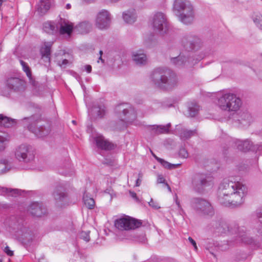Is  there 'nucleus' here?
Here are the masks:
<instances>
[{
    "mask_svg": "<svg viewBox=\"0 0 262 262\" xmlns=\"http://www.w3.org/2000/svg\"><path fill=\"white\" fill-rule=\"evenodd\" d=\"M157 183H163L165 184V180L162 174H159L157 178Z\"/></svg>",
    "mask_w": 262,
    "mask_h": 262,
    "instance_id": "49",
    "label": "nucleus"
},
{
    "mask_svg": "<svg viewBox=\"0 0 262 262\" xmlns=\"http://www.w3.org/2000/svg\"><path fill=\"white\" fill-rule=\"evenodd\" d=\"M4 251L8 256H12L14 254L13 251H11L8 246H6L5 248Z\"/></svg>",
    "mask_w": 262,
    "mask_h": 262,
    "instance_id": "50",
    "label": "nucleus"
},
{
    "mask_svg": "<svg viewBox=\"0 0 262 262\" xmlns=\"http://www.w3.org/2000/svg\"><path fill=\"white\" fill-rule=\"evenodd\" d=\"M73 57L72 53H69L67 52V64H68L69 63H71L73 61Z\"/></svg>",
    "mask_w": 262,
    "mask_h": 262,
    "instance_id": "48",
    "label": "nucleus"
},
{
    "mask_svg": "<svg viewBox=\"0 0 262 262\" xmlns=\"http://www.w3.org/2000/svg\"><path fill=\"white\" fill-rule=\"evenodd\" d=\"M141 223L128 216H125L117 219L115 222V226L120 230H129L138 228Z\"/></svg>",
    "mask_w": 262,
    "mask_h": 262,
    "instance_id": "13",
    "label": "nucleus"
},
{
    "mask_svg": "<svg viewBox=\"0 0 262 262\" xmlns=\"http://www.w3.org/2000/svg\"><path fill=\"white\" fill-rule=\"evenodd\" d=\"M92 112L94 114H96L98 118H102L105 114V107L103 105L95 106L92 108Z\"/></svg>",
    "mask_w": 262,
    "mask_h": 262,
    "instance_id": "37",
    "label": "nucleus"
},
{
    "mask_svg": "<svg viewBox=\"0 0 262 262\" xmlns=\"http://www.w3.org/2000/svg\"><path fill=\"white\" fill-rule=\"evenodd\" d=\"M152 152V156L154 157V158L156 159V158H158L157 156H156Z\"/></svg>",
    "mask_w": 262,
    "mask_h": 262,
    "instance_id": "63",
    "label": "nucleus"
},
{
    "mask_svg": "<svg viewBox=\"0 0 262 262\" xmlns=\"http://www.w3.org/2000/svg\"><path fill=\"white\" fill-rule=\"evenodd\" d=\"M7 86L15 92L23 91L25 89V82L16 77H10L7 80Z\"/></svg>",
    "mask_w": 262,
    "mask_h": 262,
    "instance_id": "19",
    "label": "nucleus"
},
{
    "mask_svg": "<svg viewBox=\"0 0 262 262\" xmlns=\"http://www.w3.org/2000/svg\"><path fill=\"white\" fill-rule=\"evenodd\" d=\"M191 207L199 214L212 216L214 210L210 202L202 198H193L190 201Z\"/></svg>",
    "mask_w": 262,
    "mask_h": 262,
    "instance_id": "6",
    "label": "nucleus"
},
{
    "mask_svg": "<svg viewBox=\"0 0 262 262\" xmlns=\"http://www.w3.org/2000/svg\"><path fill=\"white\" fill-rule=\"evenodd\" d=\"M175 202H176V203L177 205L178 208L180 209V210L181 211L183 212V210L180 205V202L178 200V196L177 195H176V196H175Z\"/></svg>",
    "mask_w": 262,
    "mask_h": 262,
    "instance_id": "53",
    "label": "nucleus"
},
{
    "mask_svg": "<svg viewBox=\"0 0 262 262\" xmlns=\"http://www.w3.org/2000/svg\"><path fill=\"white\" fill-rule=\"evenodd\" d=\"M15 158L20 162L29 163L34 158V154L30 146L21 144L16 148Z\"/></svg>",
    "mask_w": 262,
    "mask_h": 262,
    "instance_id": "12",
    "label": "nucleus"
},
{
    "mask_svg": "<svg viewBox=\"0 0 262 262\" xmlns=\"http://www.w3.org/2000/svg\"><path fill=\"white\" fill-rule=\"evenodd\" d=\"M156 160H157V161H158L159 163H160L164 167H165L167 169H175L180 165V164H171L160 158H156Z\"/></svg>",
    "mask_w": 262,
    "mask_h": 262,
    "instance_id": "38",
    "label": "nucleus"
},
{
    "mask_svg": "<svg viewBox=\"0 0 262 262\" xmlns=\"http://www.w3.org/2000/svg\"><path fill=\"white\" fill-rule=\"evenodd\" d=\"M30 213L34 216L41 217L46 213V209L42 203L34 202L32 203L29 209Z\"/></svg>",
    "mask_w": 262,
    "mask_h": 262,
    "instance_id": "20",
    "label": "nucleus"
},
{
    "mask_svg": "<svg viewBox=\"0 0 262 262\" xmlns=\"http://www.w3.org/2000/svg\"><path fill=\"white\" fill-rule=\"evenodd\" d=\"M59 173H60V174H62V175H63V176H64V175L65 174V173H66V172H65V171H64V170H62V171H60L59 170Z\"/></svg>",
    "mask_w": 262,
    "mask_h": 262,
    "instance_id": "60",
    "label": "nucleus"
},
{
    "mask_svg": "<svg viewBox=\"0 0 262 262\" xmlns=\"http://www.w3.org/2000/svg\"><path fill=\"white\" fill-rule=\"evenodd\" d=\"M91 29L92 25L88 21L81 22L75 26L73 23L67 20V40L71 37L73 32L77 34H86Z\"/></svg>",
    "mask_w": 262,
    "mask_h": 262,
    "instance_id": "11",
    "label": "nucleus"
},
{
    "mask_svg": "<svg viewBox=\"0 0 262 262\" xmlns=\"http://www.w3.org/2000/svg\"><path fill=\"white\" fill-rule=\"evenodd\" d=\"M141 180L140 179H138L136 180V186H139L140 185V184H141Z\"/></svg>",
    "mask_w": 262,
    "mask_h": 262,
    "instance_id": "55",
    "label": "nucleus"
},
{
    "mask_svg": "<svg viewBox=\"0 0 262 262\" xmlns=\"http://www.w3.org/2000/svg\"><path fill=\"white\" fill-rule=\"evenodd\" d=\"M53 0H40L37 5V11L40 15L45 14L50 9Z\"/></svg>",
    "mask_w": 262,
    "mask_h": 262,
    "instance_id": "27",
    "label": "nucleus"
},
{
    "mask_svg": "<svg viewBox=\"0 0 262 262\" xmlns=\"http://www.w3.org/2000/svg\"><path fill=\"white\" fill-rule=\"evenodd\" d=\"M59 64L60 65V67H62V66H64V64H66V59H63L62 61V63L61 64L59 63Z\"/></svg>",
    "mask_w": 262,
    "mask_h": 262,
    "instance_id": "58",
    "label": "nucleus"
},
{
    "mask_svg": "<svg viewBox=\"0 0 262 262\" xmlns=\"http://www.w3.org/2000/svg\"><path fill=\"white\" fill-rule=\"evenodd\" d=\"M108 1L110 2H111V3H117V2H118L120 1V0H108Z\"/></svg>",
    "mask_w": 262,
    "mask_h": 262,
    "instance_id": "59",
    "label": "nucleus"
},
{
    "mask_svg": "<svg viewBox=\"0 0 262 262\" xmlns=\"http://www.w3.org/2000/svg\"><path fill=\"white\" fill-rule=\"evenodd\" d=\"M233 178L225 179L220 184L218 190L219 202L226 206L238 207L244 202L247 193V187Z\"/></svg>",
    "mask_w": 262,
    "mask_h": 262,
    "instance_id": "1",
    "label": "nucleus"
},
{
    "mask_svg": "<svg viewBox=\"0 0 262 262\" xmlns=\"http://www.w3.org/2000/svg\"><path fill=\"white\" fill-rule=\"evenodd\" d=\"M21 219H18L17 223L14 224V226H16L18 229L17 235L20 236L24 242L30 243L32 241L35 236V233L30 230L28 228L24 226L22 224Z\"/></svg>",
    "mask_w": 262,
    "mask_h": 262,
    "instance_id": "16",
    "label": "nucleus"
},
{
    "mask_svg": "<svg viewBox=\"0 0 262 262\" xmlns=\"http://www.w3.org/2000/svg\"><path fill=\"white\" fill-rule=\"evenodd\" d=\"M24 120H26L28 123L27 125L28 130L38 138H43L49 135L51 129L49 126L46 127L40 125L39 127H36L37 123L40 120L38 115H33L29 118H25Z\"/></svg>",
    "mask_w": 262,
    "mask_h": 262,
    "instance_id": "8",
    "label": "nucleus"
},
{
    "mask_svg": "<svg viewBox=\"0 0 262 262\" xmlns=\"http://www.w3.org/2000/svg\"><path fill=\"white\" fill-rule=\"evenodd\" d=\"M200 110V106L196 103H191L188 106V116L191 117H195Z\"/></svg>",
    "mask_w": 262,
    "mask_h": 262,
    "instance_id": "36",
    "label": "nucleus"
},
{
    "mask_svg": "<svg viewBox=\"0 0 262 262\" xmlns=\"http://www.w3.org/2000/svg\"><path fill=\"white\" fill-rule=\"evenodd\" d=\"M122 17L124 21L127 24L134 23L137 18L136 13L134 9H131L123 13Z\"/></svg>",
    "mask_w": 262,
    "mask_h": 262,
    "instance_id": "28",
    "label": "nucleus"
},
{
    "mask_svg": "<svg viewBox=\"0 0 262 262\" xmlns=\"http://www.w3.org/2000/svg\"><path fill=\"white\" fill-rule=\"evenodd\" d=\"M112 20L110 12L105 9L100 11L97 14L95 25L100 30H105L109 28Z\"/></svg>",
    "mask_w": 262,
    "mask_h": 262,
    "instance_id": "15",
    "label": "nucleus"
},
{
    "mask_svg": "<svg viewBox=\"0 0 262 262\" xmlns=\"http://www.w3.org/2000/svg\"><path fill=\"white\" fill-rule=\"evenodd\" d=\"M134 240L136 242L145 243L146 242V237L144 233H137L134 236Z\"/></svg>",
    "mask_w": 262,
    "mask_h": 262,
    "instance_id": "42",
    "label": "nucleus"
},
{
    "mask_svg": "<svg viewBox=\"0 0 262 262\" xmlns=\"http://www.w3.org/2000/svg\"><path fill=\"white\" fill-rule=\"evenodd\" d=\"M211 226L213 231L217 234H235L233 240L224 242L220 245V249L222 251L228 249L229 246L242 243L252 244L254 242V239L248 235L245 227H239L235 222L227 223L222 220L213 221L211 223Z\"/></svg>",
    "mask_w": 262,
    "mask_h": 262,
    "instance_id": "2",
    "label": "nucleus"
},
{
    "mask_svg": "<svg viewBox=\"0 0 262 262\" xmlns=\"http://www.w3.org/2000/svg\"><path fill=\"white\" fill-rule=\"evenodd\" d=\"M237 121L242 127L249 126L252 121V118L251 114L247 112L241 113L239 115Z\"/></svg>",
    "mask_w": 262,
    "mask_h": 262,
    "instance_id": "25",
    "label": "nucleus"
},
{
    "mask_svg": "<svg viewBox=\"0 0 262 262\" xmlns=\"http://www.w3.org/2000/svg\"><path fill=\"white\" fill-rule=\"evenodd\" d=\"M129 193L130 196L132 198H133L134 199H135L137 202H139V200L138 198V197L137 196V194H136V193L135 192L132 191H129Z\"/></svg>",
    "mask_w": 262,
    "mask_h": 262,
    "instance_id": "51",
    "label": "nucleus"
},
{
    "mask_svg": "<svg viewBox=\"0 0 262 262\" xmlns=\"http://www.w3.org/2000/svg\"><path fill=\"white\" fill-rule=\"evenodd\" d=\"M83 202L84 205L89 209H93L95 206L94 200L86 192H84L83 196Z\"/></svg>",
    "mask_w": 262,
    "mask_h": 262,
    "instance_id": "34",
    "label": "nucleus"
},
{
    "mask_svg": "<svg viewBox=\"0 0 262 262\" xmlns=\"http://www.w3.org/2000/svg\"><path fill=\"white\" fill-rule=\"evenodd\" d=\"M16 124V120L10 117L0 114V126L10 127Z\"/></svg>",
    "mask_w": 262,
    "mask_h": 262,
    "instance_id": "31",
    "label": "nucleus"
},
{
    "mask_svg": "<svg viewBox=\"0 0 262 262\" xmlns=\"http://www.w3.org/2000/svg\"><path fill=\"white\" fill-rule=\"evenodd\" d=\"M65 187L64 184L57 185L53 193V196L58 205L62 204L65 199Z\"/></svg>",
    "mask_w": 262,
    "mask_h": 262,
    "instance_id": "21",
    "label": "nucleus"
},
{
    "mask_svg": "<svg viewBox=\"0 0 262 262\" xmlns=\"http://www.w3.org/2000/svg\"><path fill=\"white\" fill-rule=\"evenodd\" d=\"M196 134V130H188L186 129H182L180 133V137L182 140H187L191 137L195 135Z\"/></svg>",
    "mask_w": 262,
    "mask_h": 262,
    "instance_id": "35",
    "label": "nucleus"
},
{
    "mask_svg": "<svg viewBox=\"0 0 262 262\" xmlns=\"http://www.w3.org/2000/svg\"><path fill=\"white\" fill-rule=\"evenodd\" d=\"M252 18L255 26L262 31V15L260 13H255Z\"/></svg>",
    "mask_w": 262,
    "mask_h": 262,
    "instance_id": "39",
    "label": "nucleus"
},
{
    "mask_svg": "<svg viewBox=\"0 0 262 262\" xmlns=\"http://www.w3.org/2000/svg\"><path fill=\"white\" fill-rule=\"evenodd\" d=\"M149 205L155 209H158L160 207L158 205V204L154 202L152 199H150V202H148Z\"/></svg>",
    "mask_w": 262,
    "mask_h": 262,
    "instance_id": "47",
    "label": "nucleus"
},
{
    "mask_svg": "<svg viewBox=\"0 0 262 262\" xmlns=\"http://www.w3.org/2000/svg\"><path fill=\"white\" fill-rule=\"evenodd\" d=\"M90 231H81L79 233V236L86 242H88L90 240Z\"/></svg>",
    "mask_w": 262,
    "mask_h": 262,
    "instance_id": "43",
    "label": "nucleus"
},
{
    "mask_svg": "<svg viewBox=\"0 0 262 262\" xmlns=\"http://www.w3.org/2000/svg\"><path fill=\"white\" fill-rule=\"evenodd\" d=\"M188 241L193 245L195 250H196L198 249V248L195 242L191 237H188Z\"/></svg>",
    "mask_w": 262,
    "mask_h": 262,
    "instance_id": "52",
    "label": "nucleus"
},
{
    "mask_svg": "<svg viewBox=\"0 0 262 262\" xmlns=\"http://www.w3.org/2000/svg\"><path fill=\"white\" fill-rule=\"evenodd\" d=\"M85 70L89 73L92 71V67L90 65H85L84 67Z\"/></svg>",
    "mask_w": 262,
    "mask_h": 262,
    "instance_id": "54",
    "label": "nucleus"
},
{
    "mask_svg": "<svg viewBox=\"0 0 262 262\" xmlns=\"http://www.w3.org/2000/svg\"><path fill=\"white\" fill-rule=\"evenodd\" d=\"M6 0H0V3H1L2 4V3L4 2H5Z\"/></svg>",
    "mask_w": 262,
    "mask_h": 262,
    "instance_id": "64",
    "label": "nucleus"
},
{
    "mask_svg": "<svg viewBox=\"0 0 262 262\" xmlns=\"http://www.w3.org/2000/svg\"><path fill=\"white\" fill-rule=\"evenodd\" d=\"M132 58L137 64L144 65L147 62L146 55L142 50H138L133 52Z\"/></svg>",
    "mask_w": 262,
    "mask_h": 262,
    "instance_id": "26",
    "label": "nucleus"
},
{
    "mask_svg": "<svg viewBox=\"0 0 262 262\" xmlns=\"http://www.w3.org/2000/svg\"><path fill=\"white\" fill-rule=\"evenodd\" d=\"M10 141V136L5 132L0 130V151H2L6 148Z\"/></svg>",
    "mask_w": 262,
    "mask_h": 262,
    "instance_id": "32",
    "label": "nucleus"
},
{
    "mask_svg": "<svg viewBox=\"0 0 262 262\" xmlns=\"http://www.w3.org/2000/svg\"><path fill=\"white\" fill-rule=\"evenodd\" d=\"M192 5L188 0H174L172 5V11L176 15Z\"/></svg>",
    "mask_w": 262,
    "mask_h": 262,
    "instance_id": "23",
    "label": "nucleus"
},
{
    "mask_svg": "<svg viewBox=\"0 0 262 262\" xmlns=\"http://www.w3.org/2000/svg\"><path fill=\"white\" fill-rule=\"evenodd\" d=\"M19 190L17 189H10L6 187L0 186V195H5L11 193L13 196L15 194L18 193Z\"/></svg>",
    "mask_w": 262,
    "mask_h": 262,
    "instance_id": "40",
    "label": "nucleus"
},
{
    "mask_svg": "<svg viewBox=\"0 0 262 262\" xmlns=\"http://www.w3.org/2000/svg\"><path fill=\"white\" fill-rule=\"evenodd\" d=\"M84 1L88 2V3H91L93 2L94 0H83Z\"/></svg>",
    "mask_w": 262,
    "mask_h": 262,
    "instance_id": "62",
    "label": "nucleus"
},
{
    "mask_svg": "<svg viewBox=\"0 0 262 262\" xmlns=\"http://www.w3.org/2000/svg\"><path fill=\"white\" fill-rule=\"evenodd\" d=\"M212 185V178L206 174L196 173L192 178V189L198 193H204L207 188Z\"/></svg>",
    "mask_w": 262,
    "mask_h": 262,
    "instance_id": "7",
    "label": "nucleus"
},
{
    "mask_svg": "<svg viewBox=\"0 0 262 262\" xmlns=\"http://www.w3.org/2000/svg\"><path fill=\"white\" fill-rule=\"evenodd\" d=\"M179 155L181 158H187L188 157V153L185 148L182 147L180 149Z\"/></svg>",
    "mask_w": 262,
    "mask_h": 262,
    "instance_id": "46",
    "label": "nucleus"
},
{
    "mask_svg": "<svg viewBox=\"0 0 262 262\" xmlns=\"http://www.w3.org/2000/svg\"><path fill=\"white\" fill-rule=\"evenodd\" d=\"M170 123H168L166 125H154L150 127L151 130L155 134L159 135L161 134H165L168 133L169 128L170 127Z\"/></svg>",
    "mask_w": 262,
    "mask_h": 262,
    "instance_id": "33",
    "label": "nucleus"
},
{
    "mask_svg": "<svg viewBox=\"0 0 262 262\" xmlns=\"http://www.w3.org/2000/svg\"><path fill=\"white\" fill-rule=\"evenodd\" d=\"M216 105L222 111L236 112L242 105L240 98L233 93H226L218 97Z\"/></svg>",
    "mask_w": 262,
    "mask_h": 262,
    "instance_id": "5",
    "label": "nucleus"
},
{
    "mask_svg": "<svg viewBox=\"0 0 262 262\" xmlns=\"http://www.w3.org/2000/svg\"><path fill=\"white\" fill-rule=\"evenodd\" d=\"M115 112L120 119L115 127L117 129H123L126 128L127 123L133 122L137 118L135 108L128 104L118 105L115 108Z\"/></svg>",
    "mask_w": 262,
    "mask_h": 262,
    "instance_id": "4",
    "label": "nucleus"
},
{
    "mask_svg": "<svg viewBox=\"0 0 262 262\" xmlns=\"http://www.w3.org/2000/svg\"><path fill=\"white\" fill-rule=\"evenodd\" d=\"M151 81L161 89L169 90L175 87L178 82L174 73L170 70L158 68L150 75Z\"/></svg>",
    "mask_w": 262,
    "mask_h": 262,
    "instance_id": "3",
    "label": "nucleus"
},
{
    "mask_svg": "<svg viewBox=\"0 0 262 262\" xmlns=\"http://www.w3.org/2000/svg\"><path fill=\"white\" fill-rule=\"evenodd\" d=\"M71 8V6L70 4H67V9H70Z\"/></svg>",
    "mask_w": 262,
    "mask_h": 262,
    "instance_id": "61",
    "label": "nucleus"
},
{
    "mask_svg": "<svg viewBox=\"0 0 262 262\" xmlns=\"http://www.w3.org/2000/svg\"><path fill=\"white\" fill-rule=\"evenodd\" d=\"M154 30L160 35L166 34L168 30V23L165 14L161 12H156L151 19Z\"/></svg>",
    "mask_w": 262,
    "mask_h": 262,
    "instance_id": "9",
    "label": "nucleus"
},
{
    "mask_svg": "<svg viewBox=\"0 0 262 262\" xmlns=\"http://www.w3.org/2000/svg\"><path fill=\"white\" fill-rule=\"evenodd\" d=\"M75 174V172L73 165H70L68 168L67 167V177L69 176L72 178Z\"/></svg>",
    "mask_w": 262,
    "mask_h": 262,
    "instance_id": "45",
    "label": "nucleus"
},
{
    "mask_svg": "<svg viewBox=\"0 0 262 262\" xmlns=\"http://www.w3.org/2000/svg\"><path fill=\"white\" fill-rule=\"evenodd\" d=\"M59 17V19L56 25L52 21L45 23L43 25V31L50 34H54L58 32L61 35L65 34L66 20L64 18L61 17V15Z\"/></svg>",
    "mask_w": 262,
    "mask_h": 262,
    "instance_id": "14",
    "label": "nucleus"
},
{
    "mask_svg": "<svg viewBox=\"0 0 262 262\" xmlns=\"http://www.w3.org/2000/svg\"><path fill=\"white\" fill-rule=\"evenodd\" d=\"M97 146L102 149L111 150L114 148V145L105 139L104 137L100 135H97L94 137Z\"/></svg>",
    "mask_w": 262,
    "mask_h": 262,
    "instance_id": "22",
    "label": "nucleus"
},
{
    "mask_svg": "<svg viewBox=\"0 0 262 262\" xmlns=\"http://www.w3.org/2000/svg\"><path fill=\"white\" fill-rule=\"evenodd\" d=\"M191 58L190 55L185 56L181 53L178 57H173L171 59V62L177 67L183 66H187L191 61Z\"/></svg>",
    "mask_w": 262,
    "mask_h": 262,
    "instance_id": "24",
    "label": "nucleus"
},
{
    "mask_svg": "<svg viewBox=\"0 0 262 262\" xmlns=\"http://www.w3.org/2000/svg\"><path fill=\"white\" fill-rule=\"evenodd\" d=\"M53 42H45L43 45L40 48L39 52L41 58L46 66H49L51 60V47Z\"/></svg>",
    "mask_w": 262,
    "mask_h": 262,
    "instance_id": "18",
    "label": "nucleus"
},
{
    "mask_svg": "<svg viewBox=\"0 0 262 262\" xmlns=\"http://www.w3.org/2000/svg\"><path fill=\"white\" fill-rule=\"evenodd\" d=\"M3 166H4V167L2 168V169L0 170V174L5 173L10 169V167L8 168V161L7 160H2L1 161L0 168Z\"/></svg>",
    "mask_w": 262,
    "mask_h": 262,
    "instance_id": "41",
    "label": "nucleus"
},
{
    "mask_svg": "<svg viewBox=\"0 0 262 262\" xmlns=\"http://www.w3.org/2000/svg\"><path fill=\"white\" fill-rule=\"evenodd\" d=\"M19 62L22 67V70L26 73L27 76L29 79L30 82L33 85H36V82L32 76V71L28 64L23 60H20Z\"/></svg>",
    "mask_w": 262,
    "mask_h": 262,
    "instance_id": "29",
    "label": "nucleus"
},
{
    "mask_svg": "<svg viewBox=\"0 0 262 262\" xmlns=\"http://www.w3.org/2000/svg\"><path fill=\"white\" fill-rule=\"evenodd\" d=\"M247 257L246 256V254H243V255L242 256V257H241V258H238L239 260H243V259H246Z\"/></svg>",
    "mask_w": 262,
    "mask_h": 262,
    "instance_id": "57",
    "label": "nucleus"
},
{
    "mask_svg": "<svg viewBox=\"0 0 262 262\" xmlns=\"http://www.w3.org/2000/svg\"><path fill=\"white\" fill-rule=\"evenodd\" d=\"M179 20L185 25L191 24L195 17L194 8L192 5L187 7L184 10L175 15Z\"/></svg>",
    "mask_w": 262,
    "mask_h": 262,
    "instance_id": "17",
    "label": "nucleus"
},
{
    "mask_svg": "<svg viewBox=\"0 0 262 262\" xmlns=\"http://www.w3.org/2000/svg\"><path fill=\"white\" fill-rule=\"evenodd\" d=\"M165 185L167 187L168 190L169 191L171 192V188L169 186V185L166 183H165Z\"/></svg>",
    "mask_w": 262,
    "mask_h": 262,
    "instance_id": "56",
    "label": "nucleus"
},
{
    "mask_svg": "<svg viewBox=\"0 0 262 262\" xmlns=\"http://www.w3.org/2000/svg\"><path fill=\"white\" fill-rule=\"evenodd\" d=\"M181 44L185 50L188 53L198 51L203 46V42L201 39L191 33L186 34L182 37Z\"/></svg>",
    "mask_w": 262,
    "mask_h": 262,
    "instance_id": "10",
    "label": "nucleus"
},
{
    "mask_svg": "<svg viewBox=\"0 0 262 262\" xmlns=\"http://www.w3.org/2000/svg\"><path fill=\"white\" fill-rule=\"evenodd\" d=\"M253 215L258 220V222L262 224V209H257Z\"/></svg>",
    "mask_w": 262,
    "mask_h": 262,
    "instance_id": "44",
    "label": "nucleus"
},
{
    "mask_svg": "<svg viewBox=\"0 0 262 262\" xmlns=\"http://www.w3.org/2000/svg\"><path fill=\"white\" fill-rule=\"evenodd\" d=\"M235 144L237 148L243 151H247L251 149L252 143L251 141L247 139L244 141L236 140Z\"/></svg>",
    "mask_w": 262,
    "mask_h": 262,
    "instance_id": "30",
    "label": "nucleus"
}]
</instances>
